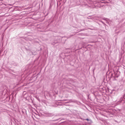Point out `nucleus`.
Listing matches in <instances>:
<instances>
[{"label": "nucleus", "mask_w": 125, "mask_h": 125, "mask_svg": "<svg viewBox=\"0 0 125 125\" xmlns=\"http://www.w3.org/2000/svg\"><path fill=\"white\" fill-rule=\"evenodd\" d=\"M114 73H115V78H116H116H117V77H118V76L116 75V73L115 72Z\"/></svg>", "instance_id": "4"}, {"label": "nucleus", "mask_w": 125, "mask_h": 125, "mask_svg": "<svg viewBox=\"0 0 125 125\" xmlns=\"http://www.w3.org/2000/svg\"><path fill=\"white\" fill-rule=\"evenodd\" d=\"M60 37L59 36H56L55 37L54 41L52 43V44H56L58 43L60 41Z\"/></svg>", "instance_id": "1"}, {"label": "nucleus", "mask_w": 125, "mask_h": 125, "mask_svg": "<svg viewBox=\"0 0 125 125\" xmlns=\"http://www.w3.org/2000/svg\"><path fill=\"white\" fill-rule=\"evenodd\" d=\"M94 30H95V28H94V29H93Z\"/></svg>", "instance_id": "5"}, {"label": "nucleus", "mask_w": 125, "mask_h": 125, "mask_svg": "<svg viewBox=\"0 0 125 125\" xmlns=\"http://www.w3.org/2000/svg\"><path fill=\"white\" fill-rule=\"evenodd\" d=\"M101 22H102V23H103V22L102 21H101Z\"/></svg>", "instance_id": "6"}, {"label": "nucleus", "mask_w": 125, "mask_h": 125, "mask_svg": "<svg viewBox=\"0 0 125 125\" xmlns=\"http://www.w3.org/2000/svg\"><path fill=\"white\" fill-rule=\"evenodd\" d=\"M101 2L102 3H105L106 2H105L104 1V0H102L101 1Z\"/></svg>", "instance_id": "3"}, {"label": "nucleus", "mask_w": 125, "mask_h": 125, "mask_svg": "<svg viewBox=\"0 0 125 125\" xmlns=\"http://www.w3.org/2000/svg\"><path fill=\"white\" fill-rule=\"evenodd\" d=\"M125 102V98L124 97H122L120 99V100L118 102Z\"/></svg>", "instance_id": "2"}]
</instances>
